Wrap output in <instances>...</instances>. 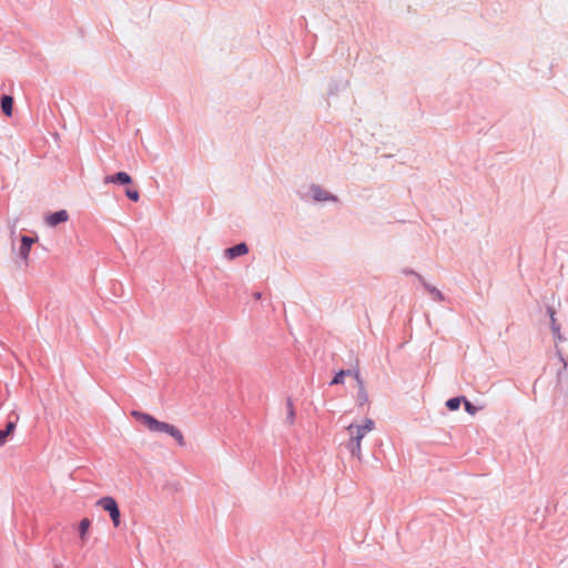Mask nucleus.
<instances>
[{
	"instance_id": "nucleus-12",
	"label": "nucleus",
	"mask_w": 568,
	"mask_h": 568,
	"mask_svg": "<svg viewBox=\"0 0 568 568\" xmlns=\"http://www.w3.org/2000/svg\"><path fill=\"white\" fill-rule=\"evenodd\" d=\"M1 109L7 116L12 115L13 98L11 95H3L1 98Z\"/></svg>"
},
{
	"instance_id": "nucleus-18",
	"label": "nucleus",
	"mask_w": 568,
	"mask_h": 568,
	"mask_svg": "<svg viewBox=\"0 0 568 568\" xmlns=\"http://www.w3.org/2000/svg\"><path fill=\"white\" fill-rule=\"evenodd\" d=\"M348 376H352L356 381L357 387L365 385L358 366L348 369Z\"/></svg>"
},
{
	"instance_id": "nucleus-17",
	"label": "nucleus",
	"mask_w": 568,
	"mask_h": 568,
	"mask_svg": "<svg viewBox=\"0 0 568 568\" xmlns=\"http://www.w3.org/2000/svg\"><path fill=\"white\" fill-rule=\"evenodd\" d=\"M465 400V396L452 397L446 402V407L449 410H456L459 408L460 403Z\"/></svg>"
},
{
	"instance_id": "nucleus-13",
	"label": "nucleus",
	"mask_w": 568,
	"mask_h": 568,
	"mask_svg": "<svg viewBox=\"0 0 568 568\" xmlns=\"http://www.w3.org/2000/svg\"><path fill=\"white\" fill-rule=\"evenodd\" d=\"M91 521L89 518H83L79 524V535L82 541H85L88 538V531L90 528Z\"/></svg>"
},
{
	"instance_id": "nucleus-1",
	"label": "nucleus",
	"mask_w": 568,
	"mask_h": 568,
	"mask_svg": "<svg viewBox=\"0 0 568 568\" xmlns=\"http://www.w3.org/2000/svg\"><path fill=\"white\" fill-rule=\"evenodd\" d=\"M131 414L134 418L142 422L150 432L165 433L173 437L181 447L185 446V439L182 432L174 425H171L165 422H160L152 415L139 410H133Z\"/></svg>"
},
{
	"instance_id": "nucleus-2",
	"label": "nucleus",
	"mask_w": 568,
	"mask_h": 568,
	"mask_svg": "<svg viewBox=\"0 0 568 568\" xmlns=\"http://www.w3.org/2000/svg\"><path fill=\"white\" fill-rule=\"evenodd\" d=\"M375 427V423L371 418H365L364 424H349L346 429L349 434V438L346 443V448L353 457L362 459V439L371 433Z\"/></svg>"
},
{
	"instance_id": "nucleus-15",
	"label": "nucleus",
	"mask_w": 568,
	"mask_h": 568,
	"mask_svg": "<svg viewBox=\"0 0 568 568\" xmlns=\"http://www.w3.org/2000/svg\"><path fill=\"white\" fill-rule=\"evenodd\" d=\"M368 404V394H367V390H366V387L365 385L363 386H359L358 387V392H357V405L359 407L364 406Z\"/></svg>"
},
{
	"instance_id": "nucleus-7",
	"label": "nucleus",
	"mask_w": 568,
	"mask_h": 568,
	"mask_svg": "<svg viewBox=\"0 0 568 568\" xmlns=\"http://www.w3.org/2000/svg\"><path fill=\"white\" fill-rule=\"evenodd\" d=\"M417 278L422 283V285L425 287V290L432 295L434 301H437V302L445 301L444 294L437 287H435L434 285L426 282L425 278L420 274H417Z\"/></svg>"
},
{
	"instance_id": "nucleus-9",
	"label": "nucleus",
	"mask_w": 568,
	"mask_h": 568,
	"mask_svg": "<svg viewBox=\"0 0 568 568\" xmlns=\"http://www.w3.org/2000/svg\"><path fill=\"white\" fill-rule=\"evenodd\" d=\"M247 252H248L247 245L244 242H242L232 247L226 248L225 257H227L229 260H233L237 256L245 255Z\"/></svg>"
},
{
	"instance_id": "nucleus-10",
	"label": "nucleus",
	"mask_w": 568,
	"mask_h": 568,
	"mask_svg": "<svg viewBox=\"0 0 568 568\" xmlns=\"http://www.w3.org/2000/svg\"><path fill=\"white\" fill-rule=\"evenodd\" d=\"M69 220V214L65 210H60V211H57L54 213H51L48 217H47V223L48 225L50 226H55L58 225L59 223H62V222H67Z\"/></svg>"
},
{
	"instance_id": "nucleus-22",
	"label": "nucleus",
	"mask_w": 568,
	"mask_h": 568,
	"mask_svg": "<svg viewBox=\"0 0 568 568\" xmlns=\"http://www.w3.org/2000/svg\"><path fill=\"white\" fill-rule=\"evenodd\" d=\"M404 273H405V274H407V275L414 274V275H416V276H417V273H415V272H414V271H412V270H405V271H404Z\"/></svg>"
},
{
	"instance_id": "nucleus-16",
	"label": "nucleus",
	"mask_w": 568,
	"mask_h": 568,
	"mask_svg": "<svg viewBox=\"0 0 568 568\" xmlns=\"http://www.w3.org/2000/svg\"><path fill=\"white\" fill-rule=\"evenodd\" d=\"M286 407H287V415H286V422L288 425H293L295 420V409L293 405V400L291 397H287L286 399Z\"/></svg>"
},
{
	"instance_id": "nucleus-11",
	"label": "nucleus",
	"mask_w": 568,
	"mask_h": 568,
	"mask_svg": "<svg viewBox=\"0 0 568 568\" xmlns=\"http://www.w3.org/2000/svg\"><path fill=\"white\" fill-rule=\"evenodd\" d=\"M556 355L561 364V368H559L557 371V385L559 386L562 382V376H564V373L566 372L567 369V362L562 355V352L559 347L556 346Z\"/></svg>"
},
{
	"instance_id": "nucleus-4",
	"label": "nucleus",
	"mask_w": 568,
	"mask_h": 568,
	"mask_svg": "<svg viewBox=\"0 0 568 568\" xmlns=\"http://www.w3.org/2000/svg\"><path fill=\"white\" fill-rule=\"evenodd\" d=\"M547 313H548L549 318H550V328H551V333H552L554 339L556 342H562L564 337H562V335L560 333V325L557 323L556 312H555L554 307L548 306L547 307Z\"/></svg>"
},
{
	"instance_id": "nucleus-8",
	"label": "nucleus",
	"mask_w": 568,
	"mask_h": 568,
	"mask_svg": "<svg viewBox=\"0 0 568 568\" xmlns=\"http://www.w3.org/2000/svg\"><path fill=\"white\" fill-rule=\"evenodd\" d=\"M312 196L317 202H324V201H337V197L335 195H332L324 191L318 185H312L311 187Z\"/></svg>"
},
{
	"instance_id": "nucleus-20",
	"label": "nucleus",
	"mask_w": 568,
	"mask_h": 568,
	"mask_svg": "<svg viewBox=\"0 0 568 568\" xmlns=\"http://www.w3.org/2000/svg\"><path fill=\"white\" fill-rule=\"evenodd\" d=\"M125 195L133 202H138L140 199V193L135 189H128Z\"/></svg>"
},
{
	"instance_id": "nucleus-3",
	"label": "nucleus",
	"mask_w": 568,
	"mask_h": 568,
	"mask_svg": "<svg viewBox=\"0 0 568 568\" xmlns=\"http://www.w3.org/2000/svg\"><path fill=\"white\" fill-rule=\"evenodd\" d=\"M97 506L108 511L114 527H119L121 523V513L116 500L111 496H105L97 501Z\"/></svg>"
},
{
	"instance_id": "nucleus-5",
	"label": "nucleus",
	"mask_w": 568,
	"mask_h": 568,
	"mask_svg": "<svg viewBox=\"0 0 568 568\" xmlns=\"http://www.w3.org/2000/svg\"><path fill=\"white\" fill-rule=\"evenodd\" d=\"M104 183L105 184L113 183V184L126 185V184L132 183V178L126 172H118L113 175H106L104 178Z\"/></svg>"
},
{
	"instance_id": "nucleus-6",
	"label": "nucleus",
	"mask_w": 568,
	"mask_h": 568,
	"mask_svg": "<svg viewBox=\"0 0 568 568\" xmlns=\"http://www.w3.org/2000/svg\"><path fill=\"white\" fill-rule=\"evenodd\" d=\"M36 242V239L23 235L21 236V243L19 246L18 255L23 260L28 261L31 245Z\"/></svg>"
},
{
	"instance_id": "nucleus-19",
	"label": "nucleus",
	"mask_w": 568,
	"mask_h": 568,
	"mask_svg": "<svg viewBox=\"0 0 568 568\" xmlns=\"http://www.w3.org/2000/svg\"><path fill=\"white\" fill-rule=\"evenodd\" d=\"M348 376V369H339L334 378L329 382V385H337V384H343L344 383V378Z\"/></svg>"
},
{
	"instance_id": "nucleus-21",
	"label": "nucleus",
	"mask_w": 568,
	"mask_h": 568,
	"mask_svg": "<svg viewBox=\"0 0 568 568\" xmlns=\"http://www.w3.org/2000/svg\"><path fill=\"white\" fill-rule=\"evenodd\" d=\"M464 403V407H465V410L469 414V415H475L477 412H478V408L476 406H474L469 400H467L465 398V400L463 402Z\"/></svg>"
},
{
	"instance_id": "nucleus-23",
	"label": "nucleus",
	"mask_w": 568,
	"mask_h": 568,
	"mask_svg": "<svg viewBox=\"0 0 568 568\" xmlns=\"http://www.w3.org/2000/svg\"><path fill=\"white\" fill-rule=\"evenodd\" d=\"M254 297H255L256 300H260V298H261V293H258V292H257V293H255V294H254Z\"/></svg>"
},
{
	"instance_id": "nucleus-14",
	"label": "nucleus",
	"mask_w": 568,
	"mask_h": 568,
	"mask_svg": "<svg viewBox=\"0 0 568 568\" xmlns=\"http://www.w3.org/2000/svg\"><path fill=\"white\" fill-rule=\"evenodd\" d=\"M16 429V423L9 422L4 429L0 430V446L6 443L7 437Z\"/></svg>"
}]
</instances>
